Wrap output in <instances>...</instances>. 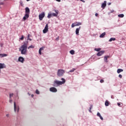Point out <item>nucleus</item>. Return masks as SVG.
I'll return each instance as SVG.
<instances>
[{"mask_svg": "<svg viewBox=\"0 0 126 126\" xmlns=\"http://www.w3.org/2000/svg\"><path fill=\"white\" fill-rule=\"evenodd\" d=\"M28 94H29L30 96V95H31L30 94H29V93H28Z\"/></svg>", "mask_w": 126, "mask_h": 126, "instance_id": "obj_49", "label": "nucleus"}, {"mask_svg": "<svg viewBox=\"0 0 126 126\" xmlns=\"http://www.w3.org/2000/svg\"><path fill=\"white\" fill-rule=\"evenodd\" d=\"M100 83H103V82H104V80H103V79L100 80Z\"/></svg>", "mask_w": 126, "mask_h": 126, "instance_id": "obj_38", "label": "nucleus"}, {"mask_svg": "<svg viewBox=\"0 0 126 126\" xmlns=\"http://www.w3.org/2000/svg\"><path fill=\"white\" fill-rule=\"evenodd\" d=\"M106 5H107V1H104L101 5V7L103 8V9H104V8L106 7Z\"/></svg>", "mask_w": 126, "mask_h": 126, "instance_id": "obj_13", "label": "nucleus"}, {"mask_svg": "<svg viewBox=\"0 0 126 126\" xmlns=\"http://www.w3.org/2000/svg\"><path fill=\"white\" fill-rule=\"evenodd\" d=\"M75 23H72V25H71V27L72 28H73L74 27H75Z\"/></svg>", "mask_w": 126, "mask_h": 126, "instance_id": "obj_30", "label": "nucleus"}, {"mask_svg": "<svg viewBox=\"0 0 126 126\" xmlns=\"http://www.w3.org/2000/svg\"><path fill=\"white\" fill-rule=\"evenodd\" d=\"M124 16H125V15H124L123 14L118 15V17H121V18H123Z\"/></svg>", "mask_w": 126, "mask_h": 126, "instance_id": "obj_25", "label": "nucleus"}, {"mask_svg": "<svg viewBox=\"0 0 126 126\" xmlns=\"http://www.w3.org/2000/svg\"><path fill=\"white\" fill-rule=\"evenodd\" d=\"M48 27H49V26L48 25V24H47L46 25H45V28L43 30V32L44 33V34H46V33H47V32H48V31H49V30H48Z\"/></svg>", "mask_w": 126, "mask_h": 126, "instance_id": "obj_5", "label": "nucleus"}, {"mask_svg": "<svg viewBox=\"0 0 126 126\" xmlns=\"http://www.w3.org/2000/svg\"><path fill=\"white\" fill-rule=\"evenodd\" d=\"M34 46L33 45H31L28 47V49H34Z\"/></svg>", "mask_w": 126, "mask_h": 126, "instance_id": "obj_29", "label": "nucleus"}, {"mask_svg": "<svg viewBox=\"0 0 126 126\" xmlns=\"http://www.w3.org/2000/svg\"><path fill=\"white\" fill-rule=\"evenodd\" d=\"M64 73V70L63 69H58L57 72V75L58 76H63Z\"/></svg>", "mask_w": 126, "mask_h": 126, "instance_id": "obj_3", "label": "nucleus"}, {"mask_svg": "<svg viewBox=\"0 0 126 126\" xmlns=\"http://www.w3.org/2000/svg\"><path fill=\"white\" fill-rule=\"evenodd\" d=\"M96 115H97V117H99L100 118V120L103 121V117H102V116H101V114H100V113L97 112Z\"/></svg>", "mask_w": 126, "mask_h": 126, "instance_id": "obj_17", "label": "nucleus"}, {"mask_svg": "<svg viewBox=\"0 0 126 126\" xmlns=\"http://www.w3.org/2000/svg\"><path fill=\"white\" fill-rule=\"evenodd\" d=\"M94 51H96V52H100V51H101V48H95Z\"/></svg>", "mask_w": 126, "mask_h": 126, "instance_id": "obj_28", "label": "nucleus"}, {"mask_svg": "<svg viewBox=\"0 0 126 126\" xmlns=\"http://www.w3.org/2000/svg\"><path fill=\"white\" fill-rule=\"evenodd\" d=\"M119 77L120 78H122V77H123V76H122L121 74H119Z\"/></svg>", "mask_w": 126, "mask_h": 126, "instance_id": "obj_39", "label": "nucleus"}, {"mask_svg": "<svg viewBox=\"0 0 126 126\" xmlns=\"http://www.w3.org/2000/svg\"><path fill=\"white\" fill-rule=\"evenodd\" d=\"M31 96L32 97V98H33V97H34V94H32Z\"/></svg>", "mask_w": 126, "mask_h": 126, "instance_id": "obj_46", "label": "nucleus"}, {"mask_svg": "<svg viewBox=\"0 0 126 126\" xmlns=\"http://www.w3.org/2000/svg\"><path fill=\"white\" fill-rule=\"evenodd\" d=\"M75 70V68H73L72 70H70L68 72H73Z\"/></svg>", "mask_w": 126, "mask_h": 126, "instance_id": "obj_31", "label": "nucleus"}, {"mask_svg": "<svg viewBox=\"0 0 126 126\" xmlns=\"http://www.w3.org/2000/svg\"><path fill=\"white\" fill-rule=\"evenodd\" d=\"M30 41H31V39H30Z\"/></svg>", "mask_w": 126, "mask_h": 126, "instance_id": "obj_52", "label": "nucleus"}, {"mask_svg": "<svg viewBox=\"0 0 126 126\" xmlns=\"http://www.w3.org/2000/svg\"><path fill=\"white\" fill-rule=\"evenodd\" d=\"M56 1H58V2H61V0H56Z\"/></svg>", "mask_w": 126, "mask_h": 126, "instance_id": "obj_42", "label": "nucleus"}, {"mask_svg": "<svg viewBox=\"0 0 126 126\" xmlns=\"http://www.w3.org/2000/svg\"><path fill=\"white\" fill-rule=\"evenodd\" d=\"M2 46H3V44H1V47H2Z\"/></svg>", "mask_w": 126, "mask_h": 126, "instance_id": "obj_47", "label": "nucleus"}, {"mask_svg": "<svg viewBox=\"0 0 126 126\" xmlns=\"http://www.w3.org/2000/svg\"><path fill=\"white\" fill-rule=\"evenodd\" d=\"M92 108H93V107L92 106H91L90 109H89V112L90 113H91V110H92Z\"/></svg>", "mask_w": 126, "mask_h": 126, "instance_id": "obj_35", "label": "nucleus"}, {"mask_svg": "<svg viewBox=\"0 0 126 126\" xmlns=\"http://www.w3.org/2000/svg\"><path fill=\"white\" fill-rule=\"evenodd\" d=\"M17 112H19V107H18L17 108Z\"/></svg>", "mask_w": 126, "mask_h": 126, "instance_id": "obj_44", "label": "nucleus"}, {"mask_svg": "<svg viewBox=\"0 0 126 126\" xmlns=\"http://www.w3.org/2000/svg\"><path fill=\"white\" fill-rule=\"evenodd\" d=\"M3 5V2H0V5ZM0 8H1V7L0 6Z\"/></svg>", "mask_w": 126, "mask_h": 126, "instance_id": "obj_37", "label": "nucleus"}, {"mask_svg": "<svg viewBox=\"0 0 126 126\" xmlns=\"http://www.w3.org/2000/svg\"><path fill=\"white\" fill-rule=\"evenodd\" d=\"M29 0H27V1H29Z\"/></svg>", "mask_w": 126, "mask_h": 126, "instance_id": "obj_50", "label": "nucleus"}, {"mask_svg": "<svg viewBox=\"0 0 126 126\" xmlns=\"http://www.w3.org/2000/svg\"><path fill=\"white\" fill-rule=\"evenodd\" d=\"M14 109L15 112H16L17 107H16V103L15 102H14Z\"/></svg>", "mask_w": 126, "mask_h": 126, "instance_id": "obj_21", "label": "nucleus"}, {"mask_svg": "<svg viewBox=\"0 0 126 126\" xmlns=\"http://www.w3.org/2000/svg\"><path fill=\"white\" fill-rule=\"evenodd\" d=\"M28 37L29 38V34L28 35Z\"/></svg>", "mask_w": 126, "mask_h": 126, "instance_id": "obj_48", "label": "nucleus"}, {"mask_svg": "<svg viewBox=\"0 0 126 126\" xmlns=\"http://www.w3.org/2000/svg\"><path fill=\"white\" fill-rule=\"evenodd\" d=\"M24 39V36L23 35H22L21 38H20V40H21L23 41V40Z\"/></svg>", "mask_w": 126, "mask_h": 126, "instance_id": "obj_33", "label": "nucleus"}, {"mask_svg": "<svg viewBox=\"0 0 126 126\" xmlns=\"http://www.w3.org/2000/svg\"><path fill=\"white\" fill-rule=\"evenodd\" d=\"M56 40H59V37L58 38H57Z\"/></svg>", "mask_w": 126, "mask_h": 126, "instance_id": "obj_51", "label": "nucleus"}, {"mask_svg": "<svg viewBox=\"0 0 126 126\" xmlns=\"http://www.w3.org/2000/svg\"><path fill=\"white\" fill-rule=\"evenodd\" d=\"M69 53H70V54H71V55H74L75 52H74V50H72L70 51Z\"/></svg>", "mask_w": 126, "mask_h": 126, "instance_id": "obj_27", "label": "nucleus"}, {"mask_svg": "<svg viewBox=\"0 0 126 126\" xmlns=\"http://www.w3.org/2000/svg\"><path fill=\"white\" fill-rule=\"evenodd\" d=\"M50 91L51 92L56 93L57 92L58 90H57V88L55 87H52L50 88Z\"/></svg>", "mask_w": 126, "mask_h": 126, "instance_id": "obj_7", "label": "nucleus"}, {"mask_svg": "<svg viewBox=\"0 0 126 126\" xmlns=\"http://www.w3.org/2000/svg\"><path fill=\"white\" fill-rule=\"evenodd\" d=\"M105 35H106V32H103L100 35L99 37L100 38H104V36H105Z\"/></svg>", "mask_w": 126, "mask_h": 126, "instance_id": "obj_19", "label": "nucleus"}, {"mask_svg": "<svg viewBox=\"0 0 126 126\" xmlns=\"http://www.w3.org/2000/svg\"><path fill=\"white\" fill-rule=\"evenodd\" d=\"M9 101L10 103H11V102H12V100H11V99H10Z\"/></svg>", "mask_w": 126, "mask_h": 126, "instance_id": "obj_43", "label": "nucleus"}, {"mask_svg": "<svg viewBox=\"0 0 126 126\" xmlns=\"http://www.w3.org/2000/svg\"><path fill=\"white\" fill-rule=\"evenodd\" d=\"M25 13L30 14V9H29L28 7L25 8Z\"/></svg>", "mask_w": 126, "mask_h": 126, "instance_id": "obj_12", "label": "nucleus"}, {"mask_svg": "<svg viewBox=\"0 0 126 126\" xmlns=\"http://www.w3.org/2000/svg\"><path fill=\"white\" fill-rule=\"evenodd\" d=\"M55 11L56 13H53L51 14L52 16H58V15L59 14V11L58 10H55Z\"/></svg>", "mask_w": 126, "mask_h": 126, "instance_id": "obj_10", "label": "nucleus"}, {"mask_svg": "<svg viewBox=\"0 0 126 126\" xmlns=\"http://www.w3.org/2000/svg\"><path fill=\"white\" fill-rule=\"evenodd\" d=\"M123 71H124V70H123V69H118L117 73H121V72H123Z\"/></svg>", "mask_w": 126, "mask_h": 126, "instance_id": "obj_20", "label": "nucleus"}, {"mask_svg": "<svg viewBox=\"0 0 126 126\" xmlns=\"http://www.w3.org/2000/svg\"><path fill=\"white\" fill-rule=\"evenodd\" d=\"M81 28V27H79L78 28H77L76 29V35H79V31H80Z\"/></svg>", "mask_w": 126, "mask_h": 126, "instance_id": "obj_11", "label": "nucleus"}, {"mask_svg": "<svg viewBox=\"0 0 126 126\" xmlns=\"http://www.w3.org/2000/svg\"><path fill=\"white\" fill-rule=\"evenodd\" d=\"M4 57H7L6 54H0V58H4Z\"/></svg>", "mask_w": 126, "mask_h": 126, "instance_id": "obj_18", "label": "nucleus"}, {"mask_svg": "<svg viewBox=\"0 0 126 126\" xmlns=\"http://www.w3.org/2000/svg\"><path fill=\"white\" fill-rule=\"evenodd\" d=\"M104 53H105V51H99V52L97 53V54H96V56H97V57H101V56H102V55H103Z\"/></svg>", "mask_w": 126, "mask_h": 126, "instance_id": "obj_8", "label": "nucleus"}, {"mask_svg": "<svg viewBox=\"0 0 126 126\" xmlns=\"http://www.w3.org/2000/svg\"><path fill=\"white\" fill-rule=\"evenodd\" d=\"M75 24L76 26H79L80 25H81V23L80 22H76L75 23Z\"/></svg>", "mask_w": 126, "mask_h": 126, "instance_id": "obj_22", "label": "nucleus"}, {"mask_svg": "<svg viewBox=\"0 0 126 126\" xmlns=\"http://www.w3.org/2000/svg\"><path fill=\"white\" fill-rule=\"evenodd\" d=\"M112 41H116V38H111L109 40V42H112Z\"/></svg>", "mask_w": 126, "mask_h": 126, "instance_id": "obj_23", "label": "nucleus"}, {"mask_svg": "<svg viewBox=\"0 0 126 126\" xmlns=\"http://www.w3.org/2000/svg\"><path fill=\"white\" fill-rule=\"evenodd\" d=\"M45 49V47H42L39 50V55H42V51H43Z\"/></svg>", "mask_w": 126, "mask_h": 126, "instance_id": "obj_16", "label": "nucleus"}, {"mask_svg": "<svg viewBox=\"0 0 126 126\" xmlns=\"http://www.w3.org/2000/svg\"><path fill=\"white\" fill-rule=\"evenodd\" d=\"M110 58V56H105L104 57V61L105 63H108V59Z\"/></svg>", "mask_w": 126, "mask_h": 126, "instance_id": "obj_9", "label": "nucleus"}, {"mask_svg": "<svg viewBox=\"0 0 126 126\" xmlns=\"http://www.w3.org/2000/svg\"><path fill=\"white\" fill-rule=\"evenodd\" d=\"M61 80H63V81H60L58 80L54 81L53 86L54 87H58V86H60V85H63V84H64L65 83V79H64L63 78H62Z\"/></svg>", "mask_w": 126, "mask_h": 126, "instance_id": "obj_2", "label": "nucleus"}, {"mask_svg": "<svg viewBox=\"0 0 126 126\" xmlns=\"http://www.w3.org/2000/svg\"><path fill=\"white\" fill-rule=\"evenodd\" d=\"M6 117H7V118H8V117H9V114H6Z\"/></svg>", "mask_w": 126, "mask_h": 126, "instance_id": "obj_41", "label": "nucleus"}, {"mask_svg": "<svg viewBox=\"0 0 126 126\" xmlns=\"http://www.w3.org/2000/svg\"><path fill=\"white\" fill-rule=\"evenodd\" d=\"M118 106H119V107H121V103H117Z\"/></svg>", "mask_w": 126, "mask_h": 126, "instance_id": "obj_40", "label": "nucleus"}, {"mask_svg": "<svg viewBox=\"0 0 126 126\" xmlns=\"http://www.w3.org/2000/svg\"><path fill=\"white\" fill-rule=\"evenodd\" d=\"M45 17V12H42L41 14L39 15V20H43V18Z\"/></svg>", "mask_w": 126, "mask_h": 126, "instance_id": "obj_4", "label": "nucleus"}, {"mask_svg": "<svg viewBox=\"0 0 126 126\" xmlns=\"http://www.w3.org/2000/svg\"><path fill=\"white\" fill-rule=\"evenodd\" d=\"M95 16H98V13H95Z\"/></svg>", "mask_w": 126, "mask_h": 126, "instance_id": "obj_45", "label": "nucleus"}, {"mask_svg": "<svg viewBox=\"0 0 126 126\" xmlns=\"http://www.w3.org/2000/svg\"><path fill=\"white\" fill-rule=\"evenodd\" d=\"M20 4H21L22 6V5H23V2L22 0L20 1Z\"/></svg>", "mask_w": 126, "mask_h": 126, "instance_id": "obj_36", "label": "nucleus"}, {"mask_svg": "<svg viewBox=\"0 0 126 126\" xmlns=\"http://www.w3.org/2000/svg\"><path fill=\"white\" fill-rule=\"evenodd\" d=\"M35 93L36 94H40V92H39V91L38 90H36V91H35Z\"/></svg>", "mask_w": 126, "mask_h": 126, "instance_id": "obj_32", "label": "nucleus"}, {"mask_svg": "<svg viewBox=\"0 0 126 126\" xmlns=\"http://www.w3.org/2000/svg\"><path fill=\"white\" fill-rule=\"evenodd\" d=\"M105 106H106V107H108V106H109V101L107 100L105 101Z\"/></svg>", "mask_w": 126, "mask_h": 126, "instance_id": "obj_24", "label": "nucleus"}, {"mask_svg": "<svg viewBox=\"0 0 126 126\" xmlns=\"http://www.w3.org/2000/svg\"><path fill=\"white\" fill-rule=\"evenodd\" d=\"M13 94H9L10 98H11V97H13Z\"/></svg>", "mask_w": 126, "mask_h": 126, "instance_id": "obj_34", "label": "nucleus"}, {"mask_svg": "<svg viewBox=\"0 0 126 126\" xmlns=\"http://www.w3.org/2000/svg\"><path fill=\"white\" fill-rule=\"evenodd\" d=\"M52 16H53L52 15V14L49 13V14H48L47 18H49V19H50V18H51L52 17Z\"/></svg>", "mask_w": 126, "mask_h": 126, "instance_id": "obj_26", "label": "nucleus"}, {"mask_svg": "<svg viewBox=\"0 0 126 126\" xmlns=\"http://www.w3.org/2000/svg\"><path fill=\"white\" fill-rule=\"evenodd\" d=\"M28 18H29V14H25V16L23 17L24 20H26V19H28Z\"/></svg>", "mask_w": 126, "mask_h": 126, "instance_id": "obj_15", "label": "nucleus"}, {"mask_svg": "<svg viewBox=\"0 0 126 126\" xmlns=\"http://www.w3.org/2000/svg\"><path fill=\"white\" fill-rule=\"evenodd\" d=\"M6 65L4 63H0V69H2V68H6Z\"/></svg>", "mask_w": 126, "mask_h": 126, "instance_id": "obj_6", "label": "nucleus"}, {"mask_svg": "<svg viewBox=\"0 0 126 126\" xmlns=\"http://www.w3.org/2000/svg\"><path fill=\"white\" fill-rule=\"evenodd\" d=\"M19 51L22 55H27V43L25 42L19 49Z\"/></svg>", "mask_w": 126, "mask_h": 126, "instance_id": "obj_1", "label": "nucleus"}, {"mask_svg": "<svg viewBox=\"0 0 126 126\" xmlns=\"http://www.w3.org/2000/svg\"><path fill=\"white\" fill-rule=\"evenodd\" d=\"M19 62L20 63H24V58L22 57H20L18 59Z\"/></svg>", "mask_w": 126, "mask_h": 126, "instance_id": "obj_14", "label": "nucleus"}]
</instances>
